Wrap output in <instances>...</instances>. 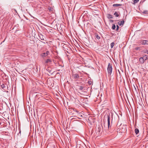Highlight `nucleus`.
I'll return each mask as SVG.
<instances>
[{
	"label": "nucleus",
	"mask_w": 148,
	"mask_h": 148,
	"mask_svg": "<svg viewBox=\"0 0 148 148\" xmlns=\"http://www.w3.org/2000/svg\"><path fill=\"white\" fill-rule=\"evenodd\" d=\"M49 53V52L48 51H47L45 53L46 54V55H48V54Z\"/></svg>",
	"instance_id": "393cba45"
},
{
	"label": "nucleus",
	"mask_w": 148,
	"mask_h": 148,
	"mask_svg": "<svg viewBox=\"0 0 148 148\" xmlns=\"http://www.w3.org/2000/svg\"><path fill=\"white\" fill-rule=\"evenodd\" d=\"M116 28V25L114 24H113L112 27V29H114Z\"/></svg>",
	"instance_id": "a211bd4d"
},
{
	"label": "nucleus",
	"mask_w": 148,
	"mask_h": 148,
	"mask_svg": "<svg viewBox=\"0 0 148 148\" xmlns=\"http://www.w3.org/2000/svg\"><path fill=\"white\" fill-rule=\"evenodd\" d=\"M110 22L113 23L114 22V21L112 20H110Z\"/></svg>",
	"instance_id": "cd10ccee"
},
{
	"label": "nucleus",
	"mask_w": 148,
	"mask_h": 148,
	"mask_svg": "<svg viewBox=\"0 0 148 148\" xmlns=\"http://www.w3.org/2000/svg\"><path fill=\"white\" fill-rule=\"evenodd\" d=\"M114 15L116 17H118L119 16V15L118 14V13L115 12L114 14Z\"/></svg>",
	"instance_id": "ddd939ff"
},
{
	"label": "nucleus",
	"mask_w": 148,
	"mask_h": 148,
	"mask_svg": "<svg viewBox=\"0 0 148 148\" xmlns=\"http://www.w3.org/2000/svg\"><path fill=\"white\" fill-rule=\"evenodd\" d=\"M1 88L3 89V90H5L4 88H5V85L4 84H2L1 85Z\"/></svg>",
	"instance_id": "4468645a"
},
{
	"label": "nucleus",
	"mask_w": 148,
	"mask_h": 148,
	"mask_svg": "<svg viewBox=\"0 0 148 148\" xmlns=\"http://www.w3.org/2000/svg\"><path fill=\"white\" fill-rule=\"evenodd\" d=\"M74 110L77 113H78L79 112V111L77 110L76 109Z\"/></svg>",
	"instance_id": "bb28decb"
},
{
	"label": "nucleus",
	"mask_w": 148,
	"mask_h": 148,
	"mask_svg": "<svg viewBox=\"0 0 148 148\" xmlns=\"http://www.w3.org/2000/svg\"><path fill=\"white\" fill-rule=\"evenodd\" d=\"M48 9L49 11H52L53 8H51V7H49L48 8Z\"/></svg>",
	"instance_id": "4be33fe9"
},
{
	"label": "nucleus",
	"mask_w": 148,
	"mask_h": 148,
	"mask_svg": "<svg viewBox=\"0 0 148 148\" xmlns=\"http://www.w3.org/2000/svg\"><path fill=\"white\" fill-rule=\"evenodd\" d=\"M124 23V21H119L118 22V24L120 26L123 25Z\"/></svg>",
	"instance_id": "0eeeda50"
},
{
	"label": "nucleus",
	"mask_w": 148,
	"mask_h": 148,
	"mask_svg": "<svg viewBox=\"0 0 148 148\" xmlns=\"http://www.w3.org/2000/svg\"><path fill=\"white\" fill-rule=\"evenodd\" d=\"M139 48H140L139 47H137L135 48V49L138 50L139 49Z\"/></svg>",
	"instance_id": "a878e982"
},
{
	"label": "nucleus",
	"mask_w": 148,
	"mask_h": 148,
	"mask_svg": "<svg viewBox=\"0 0 148 148\" xmlns=\"http://www.w3.org/2000/svg\"><path fill=\"white\" fill-rule=\"evenodd\" d=\"M73 76L74 79L78 78L79 77L78 75L77 74H73Z\"/></svg>",
	"instance_id": "6e6552de"
},
{
	"label": "nucleus",
	"mask_w": 148,
	"mask_h": 148,
	"mask_svg": "<svg viewBox=\"0 0 148 148\" xmlns=\"http://www.w3.org/2000/svg\"><path fill=\"white\" fill-rule=\"evenodd\" d=\"M52 62V60L50 59H48L46 60L45 62V63H49L51 62Z\"/></svg>",
	"instance_id": "1a4fd4ad"
},
{
	"label": "nucleus",
	"mask_w": 148,
	"mask_h": 148,
	"mask_svg": "<svg viewBox=\"0 0 148 148\" xmlns=\"http://www.w3.org/2000/svg\"><path fill=\"white\" fill-rule=\"evenodd\" d=\"M95 36H96V38L97 39H100V37L97 34H96Z\"/></svg>",
	"instance_id": "5701e85b"
},
{
	"label": "nucleus",
	"mask_w": 148,
	"mask_h": 148,
	"mask_svg": "<svg viewBox=\"0 0 148 148\" xmlns=\"http://www.w3.org/2000/svg\"><path fill=\"white\" fill-rule=\"evenodd\" d=\"M139 1V0H134L133 1V4H135L136 3H138Z\"/></svg>",
	"instance_id": "dca6fc26"
},
{
	"label": "nucleus",
	"mask_w": 148,
	"mask_h": 148,
	"mask_svg": "<svg viewBox=\"0 0 148 148\" xmlns=\"http://www.w3.org/2000/svg\"><path fill=\"white\" fill-rule=\"evenodd\" d=\"M96 130L97 132H98V134H99L102 132V129L100 127H98V128Z\"/></svg>",
	"instance_id": "423d86ee"
},
{
	"label": "nucleus",
	"mask_w": 148,
	"mask_h": 148,
	"mask_svg": "<svg viewBox=\"0 0 148 148\" xmlns=\"http://www.w3.org/2000/svg\"><path fill=\"white\" fill-rule=\"evenodd\" d=\"M38 36L40 39L41 40L45 41L44 37L42 34H39Z\"/></svg>",
	"instance_id": "39448f33"
},
{
	"label": "nucleus",
	"mask_w": 148,
	"mask_h": 148,
	"mask_svg": "<svg viewBox=\"0 0 148 148\" xmlns=\"http://www.w3.org/2000/svg\"><path fill=\"white\" fill-rule=\"evenodd\" d=\"M148 11H147V10H145V11H143V14H148Z\"/></svg>",
	"instance_id": "aec40b11"
},
{
	"label": "nucleus",
	"mask_w": 148,
	"mask_h": 148,
	"mask_svg": "<svg viewBox=\"0 0 148 148\" xmlns=\"http://www.w3.org/2000/svg\"><path fill=\"white\" fill-rule=\"evenodd\" d=\"M79 115L81 114L80 113H79Z\"/></svg>",
	"instance_id": "c85d7f7f"
},
{
	"label": "nucleus",
	"mask_w": 148,
	"mask_h": 148,
	"mask_svg": "<svg viewBox=\"0 0 148 148\" xmlns=\"http://www.w3.org/2000/svg\"><path fill=\"white\" fill-rule=\"evenodd\" d=\"M107 71L108 73L110 75H111L112 71V64L109 63L108 65L107 68Z\"/></svg>",
	"instance_id": "7ed1b4c3"
},
{
	"label": "nucleus",
	"mask_w": 148,
	"mask_h": 148,
	"mask_svg": "<svg viewBox=\"0 0 148 148\" xmlns=\"http://www.w3.org/2000/svg\"><path fill=\"white\" fill-rule=\"evenodd\" d=\"M143 52L145 53H147L148 54V50L146 49L143 51Z\"/></svg>",
	"instance_id": "412c9836"
},
{
	"label": "nucleus",
	"mask_w": 148,
	"mask_h": 148,
	"mask_svg": "<svg viewBox=\"0 0 148 148\" xmlns=\"http://www.w3.org/2000/svg\"><path fill=\"white\" fill-rule=\"evenodd\" d=\"M84 88V87L82 86H80L79 87V89L80 90H84L83 89Z\"/></svg>",
	"instance_id": "2eb2a0df"
},
{
	"label": "nucleus",
	"mask_w": 148,
	"mask_h": 148,
	"mask_svg": "<svg viewBox=\"0 0 148 148\" xmlns=\"http://www.w3.org/2000/svg\"><path fill=\"white\" fill-rule=\"evenodd\" d=\"M122 5L121 4H114L113 5V7L115 6H121Z\"/></svg>",
	"instance_id": "9b49d317"
},
{
	"label": "nucleus",
	"mask_w": 148,
	"mask_h": 148,
	"mask_svg": "<svg viewBox=\"0 0 148 148\" xmlns=\"http://www.w3.org/2000/svg\"><path fill=\"white\" fill-rule=\"evenodd\" d=\"M108 118V128L109 130L110 128V121L112 122L113 119V114L112 112L109 113L107 114Z\"/></svg>",
	"instance_id": "f257e3e1"
},
{
	"label": "nucleus",
	"mask_w": 148,
	"mask_h": 148,
	"mask_svg": "<svg viewBox=\"0 0 148 148\" xmlns=\"http://www.w3.org/2000/svg\"><path fill=\"white\" fill-rule=\"evenodd\" d=\"M107 16L108 19L112 18H113L112 16L110 14H108Z\"/></svg>",
	"instance_id": "9d476101"
},
{
	"label": "nucleus",
	"mask_w": 148,
	"mask_h": 148,
	"mask_svg": "<svg viewBox=\"0 0 148 148\" xmlns=\"http://www.w3.org/2000/svg\"><path fill=\"white\" fill-rule=\"evenodd\" d=\"M140 43L143 45H148V40H141Z\"/></svg>",
	"instance_id": "20e7f679"
},
{
	"label": "nucleus",
	"mask_w": 148,
	"mask_h": 148,
	"mask_svg": "<svg viewBox=\"0 0 148 148\" xmlns=\"http://www.w3.org/2000/svg\"><path fill=\"white\" fill-rule=\"evenodd\" d=\"M41 55H42V56L43 57H45V56H47V55H46V54L45 53H42V54Z\"/></svg>",
	"instance_id": "6ab92c4d"
},
{
	"label": "nucleus",
	"mask_w": 148,
	"mask_h": 148,
	"mask_svg": "<svg viewBox=\"0 0 148 148\" xmlns=\"http://www.w3.org/2000/svg\"><path fill=\"white\" fill-rule=\"evenodd\" d=\"M148 59L147 55H145L143 57H140L139 59V61L141 64H143L144 62Z\"/></svg>",
	"instance_id": "f03ea898"
},
{
	"label": "nucleus",
	"mask_w": 148,
	"mask_h": 148,
	"mask_svg": "<svg viewBox=\"0 0 148 148\" xmlns=\"http://www.w3.org/2000/svg\"><path fill=\"white\" fill-rule=\"evenodd\" d=\"M119 26L118 25H116V31H118L119 29Z\"/></svg>",
	"instance_id": "b1692460"
},
{
	"label": "nucleus",
	"mask_w": 148,
	"mask_h": 148,
	"mask_svg": "<svg viewBox=\"0 0 148 148\" xmlns=\"http://www.w3.org/2000/svg\"><path fill=\"white\" fill-rule=\"evenodd\" d=\"M135 132L136 134L137 135L138 134L139 131V130L138 128H136L135 130Z\"/></svg>",
	"instance_id": "f8f14e48"
},
{
	"label": "nucleus",
	"mask_w": 148,
	"mask_h": 148,
	"mask_svg": "<svg viewBox=\"0 0 148 148\" xmlns=\"http://www.w3.org/2000/svg\"><path fill=\"white\" fill-rule=\"evenodd\" d=\"M114 45V42H112L111 43V48H112Z\"/></svg>",
	"instance_id": "f3484780"
}]
</instances>
